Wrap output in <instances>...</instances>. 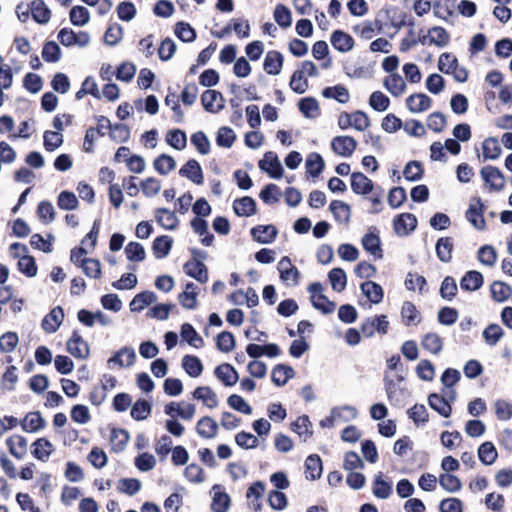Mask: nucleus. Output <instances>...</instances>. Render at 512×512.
<instances>
[{"mask_svg":"<svg viewBox=\"0 0 512 512\" xmlns=\"http://www.w3.org/2000/svg\"><path fill=\"white\" fill-rule=\"evenodd\" d=\"M58 40L66 47L85 48L90 44V35L85 31L74 32L72 29L63 28L58 33Z\"/></svg>","mask_w":512,"mask_h":512,"instance_id":"obj_1","label":"nucleus"},{"mask_svg":"<svg viewBox=\"0 0 512 512\" xmlns=\"http://www.w3.org/2000/svg\"><path fill=\"white\" fill-rule=\"evenodd\" d=\"M277 270L281 281L287 286H296L299 284L300 272L292 264L289 257L284 256L277 264Z\"/></svg>","mask_w":512,"mask_h":512,"instance_id":"obj_2","label":"nucleus"},{"mask_svg":"<svg viewBox=\"0 0 512 512\" xmlns=\"http://www.w3.org/2000/svg\"><path fill=\"white\" fill-rule=\"evenodd\" d=\"M484 204L480 198L473 200L468 210L465 213L467 221L477 230H484L486 227V221L483 216Z\"/></svg>","mask_w":512,"mask_h":512,"instance_id":"obj_3","label":"nucleus"},{"mask_svg":"<svg viewBox=\"0 0 512 512\" xmlns=\"http://www.w3.org/2000/svg\"><path fill=\"white\" fill-rule=\"evenodd\" d=\"M357 148V141L351 136H336L331 140L332 151L344 158H349Z\"/></svg>","mask_w":512,"mask_h":512,"instance_id":"obj_4","label":"nucleus"},{"mask_svg":"<svg viewBox=\"0 0 512 512\" xmlns=\"http://www.w3.org/2000/svg\"><path fill=\"white\" fill-rule=\"evenodd\" d=\"M480 175L492 191H501L505 186V177L497 167L484 166L480 170Z\"/></svg>","mask_w":512,"mask_h":512,"instance_id":"obj_5","label":"nucleus"},{"mask_svg":"<svg viewBox=\"0 0 512 512\" xmlns=\"http://www.w3.org/2000/svg\"><path fill=\"white\" fill-rule=\"evenodd\" d=\"M259 168L269 174L271 178L279 179L283 175V168L276 153L266 152L264 158L258 163Z\"/></svg>","mask_w":512,"mask_h":512,"instance_id":"obj_6","label":"nucleus"},{"mask_svg":"<svg viewBox=\"0 0 512 512\" xmlns=\"http://www.w3.org/2000/svg\"><path fill=\"white\" fill-rule=\"evenodd\" d=\"M389 322L385 315L368 318L361 326V331L365 337H371L375 331L381 334H386L388 331Z\"/></svg>","mask_w":512,"mask_h":512,"instance_id":"obj_7","label":"nucleus"},{"mask_svg":"<svg viewBox=\"0 0 512 512\" xmlns=\"http://www.w3.org/2000/svg\"><path fill=\"white\" fill-rule=\"evenodd\" d=\"M136 358L135 350L131 347H123L118 350L111 358L108 359L107 365L109 368L114 366L130 367L133 365Z\"/></svg>","mask_w":512,"mask_h":512,"instance_id":"obj_8","label":"nucleus"},{"mask_svg":"<svg viewBox=\"0 0 512 512\" xmlns=\"http://www.w3.org/2000/svg\"><path fill=\"white\" fill-rule=\"evenodd\" d=\"M201 102L204 109L210 113H218L223 109L224 98L222 94L216 90H206L201 96Z\"/></svg>","mask_w":512,"mask_h":512,"instance_id":"obj_9","label":"nucleus"},{"mask_svg":"<svg viewBox=\"0 0 512 512\" xmlns=\"http://www.w3.org/2000/svg\"><path fill=\"white\" fill-rule=\"evenodd\" d=\"M212 503L211 509L213 512H227L230 508V496L223 491L221 485H214L212 487Z\"/></svg>","mask_w":512,"mask_h":512,"instance_id":"obj_10","label":"nucleus"},{"mask_svg":"<svg viewBox=\"0 0 512 512\" xmlns=\"http://www.w3.org/2000/svg\"><path fill=\"white\" fill-rule=\"evenodd\" d=\"M392 492V482L384 479L382 472L375 474L372 484L373 495L378 499H388Z\"/></svg>","mask_w":512,"mask_h":512,"instance_id":"obj_11","label":"nucleus"},{"mask_svg":"<svg viewBox=\"0 0 512 512\" xmlns=\"http://www.w3.org/2000/svg\"><path fill=\"white\" fill-rule=\"evenodd\" d=\"M63 319V309L59 306L55 307L43 318L41 327L46 333H54L60 327Z\"/></svg>","mask_w":512,"mask_h":512,"instance_id":"obj_12","label":"nucleus"},{"mask_svg":"<svg viewBox=\"0 0 512 512\" xmlns=\"http://www.w3.org/2000/svg\"><path fill=\"white\" fill-rule=\"evenodd\" d=\"M432 100L424 93H415L406 99V106L412 113H421L430 109Z\"/></svg>","mask_w":512,"mask_h":512,"instance_id":"obj_13","label":"nucleus"},{"mask_svg":"<svg viewBox=\"0 0 512 512\" xmlns=\"http://www.w3.org/2000/svg\"><path fill=\"white\" fill-rule=\"evenodd\" d=\"M68 352L76 358L84 359L89 354L87 342L77 333L73 332L71 338L67 342Z\"/></svg>","mask_w":512,"mask_h":512,"instance_id":"obj_14","label":"nucleus"},{"mask_svg":"<svg viewBox=\"0 0 512 512\" xmlns=\"http://www.w3.org/2000/svg\"><path fill=\"white\" fill-rule=\"evenodd\" d=\"M417 219L411 213H403L394 219V230L398 235H408L416 228Z\"/></svg>","mask_w":512,"mask_h":512,"instance_id":"obj_15","label":"nucleus"},{"mask_svg":"<svg viewBox=\"0 0 512 512\" xmlns=\"http://www.w3.org/2000/svg\"><path fill=\"white\" fill-rule=\"evenodd\" d=\"M362 245L363 248L375 258L381 259L383 257L381 241L379 235L376 233V228H373V230L370 229V231L363 236Z\"/></svg>","mask_w":512,"mask_h":512,"instance_id":"obj_16","label":"nucleus"},{"mask_svg":"<svg viewBox=\"0 0 512 512\" xmlns=\"http://www.w3.org/2000/svg\"><path fill=\"white\" fill-rule=\"evenodd\" d=\"M214 374L227 387L235 385L239 379L238 372L228 363L217 366Z\"/></svg>","mask_w":512,"mask_h":512,"instance_id":"obj_17","label":"nucleus"},{"mask_svg":"<svg viewBox=\"0 0 512 512\" xmlns=\"http://www.w3.org/2000/svg\"><path fill=\"white\" fill-rule=\"evenodd\" d=\"M277 234L278 231L273 225H258L251 229L253 239L262 244L272 243Z\"/></svg>","mask_w":512,"mask_h":512,"instance_id":"obj_18","label":"nucleus"},{"mask_svg":"<svg viewBox=\"0 0 512 512\" xmlns=\"http://www.w3.org/2000/svg\"><path fill=\"white\" fill-rule=\"evenodd\" d=\"M179 174L182 177L188 178L190 181L197 185H201L204 180L202 168L200 164L194 159H190L183 167H181Z\"/></svg>","mask_w":512,"mask_h":512,"instance_id":"obj_19","label":"nucleus"},{"mask_svg":"<svg viewBox=\"0 0 512 512\" xmlns=\"http://www.w3.org/2000/svg\"><path fill=\"white\" fill-rule=\"evenodd\" d=\"M373 182L361 172L351 174V189L355 194L366 195L373 190Z\"/></svg>","mask_w":512,"mask_h":512,"instance_id":"obj_20","label":"nucleus"},{"mask_svg":"<svg viewBox=\"0 0 512 512\" xmlns=\"http://www.w3.org/2000/svg\"><path fill=\"white\" fill-rule=\"evenodd\" d=\"M332 46L341 53L352 50L354 40L348 33L342 30H335L330 38Z\"/></svg>","mask_w":512,"mask_h":512,"instance_id":"obj_21","label":"nucleus"},{"mask_svg":"<svg viewBox=\"0 0 512 512\" xmlns=\"http://www.w3.org/2000/svg\"><path fill=\"white\" fill-rule=\"evenodd\" d=\"M184 271L190 277L196 279L201 283H205L208 280L207 267L202 261L191 260L184 265Z\"/></svg>","mask_w":512,"mask_h":512,"instance_id":"obj_22","label":"nucleus"},{"mask_svg":"<svg viewBox=\"0 0 512 512\" xmlns=\"http://www.w3.org/2000/svg\"><path fill=\"white\" fill-rule=\"evenodd\" d=\"M193 398L202 401L210 409L216 408L219 402L217 394L209 386L197 387L193 392Z\"/></svg>","mask_w":512,"mask_h":512,"instance_id":"obj_23","label":"nucleus"},{"mask_svg":"<svg viewBox=\"0 0 512 512\" xmlns=\"http://www.w3.org/2000/svg\"><path fill=\"white\" fill-rule=\"evenodd\" d=\"M383 86L394 97H399L406 91V83L398 73L387 76L383 81Z\"/></svg>","mask_w":512,"mask_h":512,"instance_id":"obj_24","label":"nucleus"},{"mask_svg":"<svg viewBox=\"0 0 512 512\" xmlns=\"http://www.w3.org/2000/svg\"><path fill=\"white\" fill-rule=\"evenodd\" d=\"M283 66V56L278 51L267 52L263 68L267 74L278 75L281 72Z\"/></svg>","mask_w":512,"mask_h":512,"instance_id":"obj_25","label":"nucleus"},{"mask_svg":"<svg viewBox=\"0 0 512 512\" xmlns=\"http://www.w3.org/2000/svg\"><path fill=\"white\" fill-rule=\"evenodd\" d=\"M155 219L160 226L167 230H174L179 223V219L175 213L166 208L156 209Z\"/></svg>","mask_w":512,"mask_h":512,"instance_id":"obj_26","label":"nucleus"},{"mask_svg":"<svg viewBox=\"0 0 512 512\" xmlns=\"http://www.w3.org/2000/svg\"><path fill=\"white\" fill-rule=\"evenodd\" d=\"M9 452L15 458L21 460L27 453V440L21 435H13L6 440Z\"/></svg>","mask_w":512,"mask_h":512,"instance_id":"obj_27","label":"nucleus"},{"mask_svg":"<svg viewBox=\"0 0 512 512\" xmlns=\"http://www.w3.org/2000/svg\"><path fill=\"white\" fill-rule=\"evenodd\" d=\"M32 18L39 24H46L51 17V11L43 0H34L30 3Z\"/></svg>","mask_w":512,"mask_h":512,"instance_id":"obj_28","label":"nucleus"},{"mask_svg":"<svg viewBox=\"0 0 512 512\" xmlns=\"http://www.w3.org/2000/svg\"><path fill=\"white\" fill-rule=\"evenodd\" d=\"M233 209L238 216L249 217L256 213V202L253 198L244 196L234 201Z\"/></svg>","mask_w":512,"mask_h":512,"instance_id":"obj_29","label":"nucleus"},{"mask_svg":"<svg viewBox=\"0 0 512 512\" xmlns=\"http://www.w3.org/2000/svg\"><path fill=\"white\" fill-rule=\"evenodd\" d=\"M428 403L429 406L441 416L447 418L451 415L452 407L445 397L437 393H432L428 397Z\"/></svg>","mask_w":512,"mask_h":512,"instance_id":"obj_30","label":"nucleus"},{"mask_svg":"<svg viewBox=\"0 0 512 512\" xmlns=\"http://www.w3.org/2000/svg\"><path fill=\"white\" fill-rule=\"evenodd\" d=\"M157 295L152 291H144L134 296L129 306L132 312H140L146 306L156 302Z\"/></svg>","mask_w":512,"mask_h":512,"instance_id":"obj_31","label":"nucleus"},{"mask_svg":"<svg viewBox=\"0 0 512 512\" xmlns=\"http://www.w3.org/2000/svg\"><path fill=\"white\" fill-rule=\"evenodd\" d=\"M322 461L316 454L309 455L305 461V477L309 480H316L322 474Z\"/></svg>","mask_w":512,"mask_h":512,"instance_id":"obj_32","label":"nucleus"},{"mask_svg":"<svg viewBox=\"0 0 512 512\" xmlns=\"http://www.w3.org/2000/svg\"><path fill=\"white\" fill-rule=\"evenodd\" d=\"M196 431L202 438L211 439L216 436L218 425L211 417L205 416L197 422Z\"/></svg>","mask_w":512,"mask_h":512,"instance_id":"obj_33","label":"nucleus"},{"mask_svg":"<svg viewBox=\"0 0 512 512\" xmlns=\"http://www.w3.org/2000/svg\"><path fill=\"white\" fill-rule=\"evenodd\" d=\"M483 285V276L480 272L468 271L460 281L461 289L465 291H476Z\"/></svg>","mask_w":512,"mask_h":512,"instance_id":"obj_34","label":"nucleus"},{"mask_svg":"<svg viewBox=\"0 0 512 512\" xmlns=\"http://www.w3.org/2000/svg\"><path fill=\"white\" fill-rule=\"evenodd\" d=\"M360 288L371 303L379 304L383 300L384 292L379 284L366 281L361 284Z\"/></svg>","mask_w":512,"mask_h":512,"instance_id":"obj_35","label":"nucleus"},{"mask_svg":"<svg viewBox=\"0 0 512 512\" xmlns=\"http://www.w3.org/2000/svg\"><path fill=\"white\" fill-rule=\"evenodd\" d=\"M294 377V370L283 364L276 365L272 370L271 379L276 386L285 385L289 379Z\"/></svg>","mask_w":512,"mask_h":512,"instance_id":"obj_36","label":"nucleus"},{"mask_svg":"<svg viewBox=\"0 0 512 512\" xmlns=\"http://www.w3.org/2000/svg\"><path fill=\"white\" fill-rule=\"evenodd\" d=\"M21 426L25 432L33 433L44 428L45 420L39 412H30L25 416Z\"/></svg>","mask_w":512,"mask_h":512,"instance_id":"obj_37","label":"nucleus"},{"mask_svg":"<svg viewBox=\"0 0 512 512\" xmlns=\"http://www.w3.org/2000/svg\"><path fill=\"white\" fill-rule=\"evenodd\" d=\"M329 209L334 218L340 223H348L350 220V206L340 200H333L330 203Z\"/></svg>","mask_w":512,"mask_h":512,"instance_id":"obj_38","label":"nucleus"},{"mask_svg":"<svg viewBox=\"0 0 512 512\" xmlns=\"http://www.w3.org/2000/svg\"><path fill=\"white\" fill-rule=\"evenodd\" d=\"M484 160H496L502 153L499 141L495 137H488L482 144Z\"/></svg>","mask_w":512,"mask_h":512,"instance_id":"obj_39","label":"nucleus"},{"mask_svg":"<svg viewBox=\"0 0 512 512\" xmlns=\"http://www.w3.org/2000/svg\"><path fill=\"white\" fill-rule=\"evenodd\" d=\"M33 447V456L41 461H47L52 452L54 451L53 445L46 438L37 439L33 443Z\"/></svg>","mask_w":512,"mask_h":512,"instance_id":"obj_40","label":"nucleus"},{"mask_svg":"<svg viewBox=\"0 0 512 512\" xmlns=\"http://www.w3.org/2000/svg\"><path fill=\"white\" fill-rule=\"evenodd\" d=\"M173 240L168 235H163L160 237H157L153 241L152 250L156 258L162 259L165 258L172 247Z\"/></svg>","mask_w":512,"mask_h":512,"instance_id":"obj_41","label":"nucleus"},{"mask_svg":"<svg viewBox=\"0 0 512 512\" xmlns=\"http://www.w3.org/2000/svg\"><path fill=\"white\" fill-rule=\"evenodd\" d=\"M336 423H345L357 418L358 411L354 406L343 405L332 408Z\"/></svg>","mask_w":512,"mask_h":512,"instance_id":"obj_42","label":"nucleus"},{"mask_svg":"<svg viewBox=\"0 0 512 512\" xmlns=\"http://www.w3.org/2000/svg\"><path fill=\"white\" fill-rule=\"evenodd\" d=\"M421 346L428 352L437 355L442 351L443 341L438 334L430 332L422 337Z\"/></svg>","mask_w":512,"mask_h":512,"instance_id":"obj_43","label":"nucleus"},{"mask_svg":"<svg viewBox=\"0 0 512 512\" xmlns=\"http://www.w3.org/2000/svg\"><path fill=\"white\" fill-rule=\"evenodd\" d=\"M182 367L193 378L199 377L203 372V365L196 356L185 355L182 359Z\"/></svg>","mask_w":512,"mask_h":512,"instance_id":"obj_44","label":"nucleus"},{"mask_svg":"<svg viewBox=\"0 0 512 512\" xmlns=\"http://www.w3.org/2000/svg\"><path fill=\"white\" fill-rule=\"evenodd\" d=\"M322 96L327 99H335L342 104L347 103L350 98L348 90L343 85L324 88L322 90Z\"/></svg>","mask_w":512,"mask_h":512,"instance_id":"obj_45","label":"nucleus"},{"mask_svg":"<svg viewBox=\"0 0 512 512\" xmlns=\"http://www.w3.org/2000/svg\"><path fill=\"white\" fill-rule=\"evenodd\" d=\"M436 254L440 261L449 262L452 258L453 241L449 237H441L436 243Z\"/></svg>","mask_w":512,"mask_h":512,"instance_id":"obj_46","label":"nucleus"},{"mask_svg":"<svg viewBox=\"0 0 512 512\" xmlns=\"http://www.w3.org/2000/svg\"><path fill=\"white\" fill-rule=\"evenodd\" d=\"M478 457L484 465H492L498 457L494 444L489 441L482 443L478 448Z\"/></svg>","mask_w":512,"mask_h":512,"instance_id":"obj_47","label":"nucleus"},{"mask_svg":"<svg viewBox=\"0 0 512 512\" xmlns=\"http://www.w3.org/2000/svg\"><path fill=\"white\" fill-rule=\"evenodd\" d=\"M298 108L306 118H316L319 115V105L315 98L305 97L298 102Z\"/></svg>","mask_w":512,"mask_h":512,"instance_id":"obj_48","label":"nucleus"},{"mask_svg":"<svg viewBox=\"0 0 512 512\" xmlns=\"http://www.w3.org/2000/svg\"><path fill=\"white\" fill-rule=\"evenodd\" d=\"M180 334L183 340L187 341L189 345L195 348L202 347L204 344L203 339L199 336V334L191 324H183L181 326Z\"/></svg>","mask_w":512,"mask_h":512,"instance_id":"obj_49","label":"nucleus"},{"mask_svg":"<svg viewBox=\"0 0 512 512\" xmlns=\"http://www.w3.org/2000/svg\"><path fill=\"white\" fill-rule=\"evenodd\" d=\"M491 296L497 302L506 301L512 294V288L501 281H495L490 287Z\"/></svg>","mask_w":512,"mask_h":512,"instance_id":"obj_50","label":"nucleus"},{"mask_svg":"<svg viewBox=\"0 0 512 512\" xmlns=\"http://www.w3.org/2000/svg\"><path fill=\"white\" fill-rule=\"evenodd\" d=\"M431 39H429V45H436L437 47L443 48L448 45L450 36L448 32L440 26H435L429 29Z\"/></svg>","mask_w":512,"mask_h":512,"instance_id":"obj_51","label":"nucleus"},{"mask_svg":"<svg viewBox=\"0 0 512 512\" xmlns=\"http://www.w3.org/2000/svg\"><path fill=\"white\" fill-rule=\"evenodd\" d=\"M440 486L449 493H456L462 488L460 479L450 473H442L439 475Z\"/></svg>","mask_w":512,"mask_h":512,"instance_id":"obj_52","label":"nucleus"},{"mask_svg":"<svg viewBox=\"0 0 512 512\" xmlns=\"http://www.w3.org/2000/svg\"><path fill=\"white\" fill-rule=\"evenodd\" d=\"M306 169L312 177H317L324 169V160L318 153H311L306 159Z\"/></svg>","mask_w":512,"mask_h":512,"instance_id":"obj_53","label":"nucleus"},{"mask_svg":"<svg viewBox=\"0 0 512 512\" xmlns=\"http://www.w3.org/2000/svg\"><path fill=\"white\" fill-rule=\"evenodd\" d=\"M167 143L176 150H183L187 145V137L180 129L170 130L166 135Z\"/></svg>","mask_w":512,"mask_h":512,"instance_id":"obj_54","label":"nucleus"},{"mask_svg":"<svg viewBox=\"0 0 512 512\" xmlns=\"http://www.w3.org/2000/svg\"><path fill=\"white\" fill-rule=\"evenodd\" d=\"M70 21L73 25L82 27L90 20V13L83 6H74L69 13Z\"/></svg>","mask_w":512,"mask_h":512,"instance_id":"obj_55","label":"nucleus"},{"mask_svg":"<svg viewBox=\"0 0 512 512\" xmlns=\"http://www.w3.org/2000/svg\"><path fill=\"white\" fill-rule=\"evenodd\" d=\"M329 281L332 289L341 292L345 289L347 284L346 273L341 268H334L328 274Z\"/></svg>","mask_w":512,"mask_h":512,"instance_id":"obj_56","label":"nucleus"},{"mask_svg":"<svg viewBox=\"0 0 512 512\" xmlns=\"http://www.w3.org/2000/svg\"><path fill=\"white\" fill-rule=\"evenodd\" d=\"M274 20L281 28H289L292 24L291 11L283 4H278L274 9Z\"/></svg>","mask_w":512,"mask_h":512,"instance_id":"obj_57","label":"nucleus"},{"mask_svg":"<svg viewBox=\"0 0 512 512\" xmlns=\"http://www.w3.org/2000/svg\"><path fill=\"white\" fill-rule=\"evenodd\" d=\"M504 331L498 324H490L483 331V338L485 342L490 346H495L499 340L503 337Z\"/></svg>","mask_w":512,"mask_h":512,"instance_id":"obj_58","label":"nucleus"},{"mask_svg":"<svg viewBox=\"0 0 512 512\" xmlns=\"http://www.w3.org/2000/svg\"><path fill=\"white\" fill-rule=\"evenodd\" d=\"M125 254L129 261L134 262H141L146 256L143 245L138 242H129L125 247Z\"/></svg>","mask_w":512,"mask_h":512,"instance_id":"obj_59","label":"nucleus"},{"mask_svg":"<svg viewBox=\"0 0 512 512\" xmlns=\"http://www.w3.org/2000/svg\"><path fill=\"white\" fill-rule=\"evenodd\" d=\"M175 166L176 162L174 158L166 154L160 155L154 161L155 170L162 175H167Z\"/></svg>","mask_w":512,"mask_h":512,"instance_id":"obj_60","label":"nucleus"},{"mask_svg":"<svg viewBox=\"0 0 512 512\" xmlns=\"http://www.w3.org/2000/svg\"><path fill=\"white\" fill-rule=\"evenodd\" d=\"M42 57L49 63L58 62L61 58V49L59 45L54 41L46 42L42 50Z\"/></svg>","mask_w":512,"mask_h":512,"instance_id":"obj_61","label":"nucleus"},{"mask_svg":"<svg viewBox=\"0 0 512 512\" xmlns=\"http://www.w3.org/2000/svg\"><path fill=\"white\" fill-rule=\"evenodd\" d=\"M78 203L76 195L69 191H62L57 198L58 207L62 210H75Z\"/></svg>","mask_w":512,"mask_h":512,"instance_id":"obj_62","label":"nucleus"},{"mask_svg":"<svg viewBox=\"0 0 512 512\" xmlns=\"http://www.w3.org/2000/svg\"><path fill=\"white\" fill-rule=\"evenodd\" d=\"M458 66V60L457 58L450 54V53H442L438 60V69L445 73V74H451L456 70V67Z\"/></svg>","mask_w":512,"mask_h":512,"instance_id":"obj_63","label":"nucleus"},{"mask_svg":"<svg viewBox=\"0 0 512 512\" xmlns=\"http://www.w3.org/2000/svg\"><path fill=\"white\" fill-rule=\"evenodd\" d=\"M369 105L376 111L383 112L388 109L390 99L381 91H374L369 98Z\"/></svg>","mask_w":512,"mask_h":512,"instance_id":"obj_64","label":"nucleus"}]
</instances>
